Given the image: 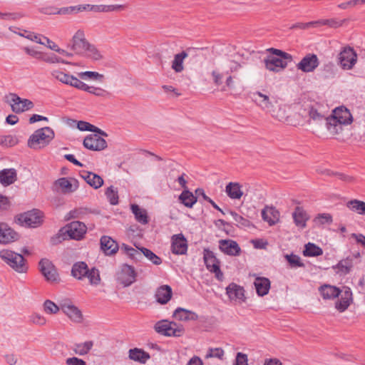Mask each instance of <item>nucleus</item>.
<instances>
[{
	"label": "nucleus",
	"instance_id": "nucleus-1",
	"mask_svg": "<svg viewBox=\"0 0 365 365\" xmlns=\"http://www.w3.org/2000/svg\"><path fill=\"white\" fill-rule=\"evenodd\" d=\"M309 103H304L299 111L302 117H309V120H312L316 123L325 120L327 129L331 133H337L339 129H341V125H349L352 122V116L349 110L344 106L336 108L332 111L331 116L327 117L324 113L319 111V108Z\"/></svg>",
	"mask_w": 365,
	"mask_h": 365
},
{
	"label": "nucleus",
	"instance_id": "nucleus-2",
	"mask_svg": "<svg viewBox=\"0 0 365 365\" xmlns=\"http://www.w3.org/2000/svg\"><path fill=\"white\" fill-rule=\"evenodd\" d=\"M267 51L277 56H269L264 59L265 68L270 71L278 73L287 66L288 62L292 61V56L282 50L270 48Z\"/></svg>",
	"mask_w": 365,
	"mask_h": 365
},
{
	"label": "nucleus",
	"instance_id": "nucleus-3",
	"mask_svg": "<svg viewBox=\"0 0 365 365\" xmlns=\"http://www.w3.org/2000/svg\"><path fill=\"white\" fill-rule=\"evenodd\" d=\"M55 133L50 127H43L34 131L29 137L28 146L34 150L43 148L54 138Z\"/></svg>",
	"mask_w": 365,
	"mask_h": 365
},
{
	"label": "nucleus",
	"instance_id": "nucleus-4",
	"mask_svg": "<svg viewBox=\"0 0 365 365\" xmlns=\"http://www.w3.org/2000/svg\"><path fill=\"white\" fill-rule=\"evenodd\" d=\"M0 258L17 272L24 273L28 269L24 257L12 250L6 249L1 250Z\"/></svg>",
	"mask_w": 365,
	"mask_h": 365
},
{
	"label": "nucleus",
	"instance_id": "nucleus-5",
	"mask_svg": "<svg viewBox=\"0 0 365 365\" xmlns=\"http://www.w3.org/2000/svg\"><path fill=\"white\" fill-rule=\"evenodd\" d=\"M252 99L262 110L270 113L273 118L280 121L284 119L283 113H281L279 110L276 111L269 96L259 91H256L252 93Z\"/></svg>",
	"mask_w": 365,
	"mask_h": 365
},
{
	"label": "nucleus",
	"instance_id": "nucleus-6",
	"mask_svg": "<svg viewBox=\"0 0 365 365\" xmlns=\"http://www.w3.org/2000/svg\"><path fill=\"white\" fill-rule=\"evenodd\" d=\"M154 329L156 332L166 336H180L184 332L182 325H178L175 322L168 320H161L158 322Z\"/></svg>",
	"mask_w": 365,
	"mask_h": 365
},
{
	"label": "nucleus",
	"instance_id": "nucleus-7",
	"mask_svg": "<svg viewBox=\"0 0 365 365\" xmlns=\"http://www.w3.org/2000/svg\"><path fill=\"white\" fill-rule=\"evenodd\" d=\"M7 103L11 106V110L15 113H21L31 110L34 104L26 98H21L16 93H9L6 96Z\"/></svg>",
	"mask_w": 365,
	"mask_h": 365
},
{
	"label": "nucleus",
	"instance_id": "nucleus-8",
	"mask_svg": "<svg viewBox=\"0 0 365 365\" xmlns=\"http://www.w3.org/2000/svg\"><path fill=\"white\" fill-rule=\"evenodd\" d=\"M61 311L73 323L83 322L82 312L68 299L61 300Z\"/></svg>",
	"mask_w": 365,
	"mask_h": 365
},
{
	"label": "nucleus",
	"instance_id": "nucleus-9",
	"mask_svg": "<svg viewBox=\"0 0 365 365\" xmlns=\"http://www.w3.org/2000/svg\"><path fill=\"white\" fill-rule=\"evenodd\" d=\"M89 42L86 40L85 33L83 30H78L73 36L68 47L76 54H84Z\"/></svg>",
	"mask_w": 365,
	"mask_h": 365
},
{
	"label": "nucleus",
	"instance_id": "nucleus-10",
	"mask_svg": "<svg viewBox=\"0 0 365 365\" xmlns=\"http://www.w3.org/2000/svg\"><path fill=\"white\" fill-rule=\"evenodd\" d=\"M18 220L24 226L35 227L41 223L42 213L38 210H33L21 214Z\"/></svg>",
	"mask_w": 365,
	"mask_h": 365
},
{
	"label": "nucleus",
	"instance_id": "nucleus-11",
	"mask_svg": "<svg viewBox=\"0 0 365 365\" xmlns=\"http://www.w3.org/2000/svg\"><path fill=\"white\" fill-rule=\"evenodd\" d=\"M137 273L133 266L125 264L118 273L117 279L124 287L131 285L136 280Z\"/></svg>",
	"mask_w": 365,
	"mask_h": 365
},
{
	"label": "nucleus",
	"instance_id": "nucleus-12",
	"mask_svg": "<svg viewBox=\"0 0 365 365\" xmlns=\"http://www.w3.org/2000/svg\"><path fill=\"white\" fill-rule=\"evenodd\" d=\"M339 63L344 69H351L356 62L357 56L353 48L345 47L339 54Z\"/></svg>",
	"mask_w": 365,
	"mask_h": 365
},
{
	"label": "nucleus",
	"instance_id": "nucleus-13",
	"mask_svg": "<svg viewBox=\"0 0 365 365\" xmlns=\"http://www.w3.org/2000/svg\"><path fill=\"white\" fill-rule=\"evenodd\" d=\"M83 146L88 150L100 151L107 147V142L105 139L97 134H91L83 140Z\"/></svg>",
	"mask_w": 365,
	"mask_h": 365
},
{
	"label": "nucleus",
	"instance_id": "nucleus-14",
	"mask_svg": "<svg viewBox=\"0 0 365 365\" xmlns=\"http://www.w3.org/2000/svg\"><path fill=\"white\" fill-rule=\"evenodd\" d=\"M39 269L47 281L53 282L58 280L56 269L49 259H42L39 262Z\"/></svg>",
	"mask_w": 365,
	"mask_h": 365
},
{
	"label": "nucleus",
	"instance_id": "nucleus-15",
	"mask_svg": "<svg viewBox=\"0 0 365 365\" xmlns=\"http://www.w3.org/2000/svg\"><path fill=\"white\" fill-rule=\"evenodd\" d=\"M319 64L317 56L314 53H308L297 63V68L304 73H310L313 72Z\"/></svg>",
	"mask_w": 365,
	"mask_h": 365
},
{
	"label": "nucleus",
	"instance_id": "nucleus-16",
	"mask_svg": "<svg viewBox=\"0 0 365 365\" xmlns=\"http://www.w3.org/2000/svg\"><path fill=\"white\" fill-rule=\"evenodd\" d=\"M86 231V225L80 221H73L66 225V232L71 239L81 240Z\"/></svg>",
	"mask_w": 365,
	"mask_h": 365
},
{
	"label": "nucleus",
	"instance_id": "nucleus-17",
	"mask_svg": "<svg viewBox=\"0 0 365 365\" xmlns=\"http://www.w3.org/2000/svg\"><path fill=\"white\" fill-rule=\"evenodd\" d=\"M171 250L173 254L178 255H182L187 253V241L182 233L172 236Z\"/></svg>",
	"mask_w": 365,
	"mask_h": 365
},
{
	"label": "nucleus",
	"instance_id": "nucleus-18",
	"mask_svg": "<svg viewBox=\"0 0 365 365\" xmlns=\"http://www.w3.org/2000/svg\"><path fill=\"white\" fill-rule=\"evenodd\" d=\"M52 77L61 83L78 88L81 81L73 75L66 73L61 70H53L51 73Z\"/></svg>",
	"mask_w": 365,
	"mask_h": 365
},
{
	"label": "nucleus",
	"instance_id": "nucleus-19",
	"mask_svg": "<svg viewBox=\"0 0 365 365\" xmlns=\"http://www.w3.org/2000/svg\"><path fill=\"white\" fill-rule=\"evenodd\" d=\"M19 235L6 223L0 222V244L7 245L18 240Z\"/></svg>",
	"mask_w": 365,
	"mask_h": 365
},
{
	"label": "nucleus",
	"instance_id": "nucleus-20",
	"mask_svg": "<svg viewBox=\"0 0 365 365\" xmlns=\"http://www.w3.org/2000/svg\"><path fill=\"white\" fill-rule=\"evenodd\" d=\"M219 247L222 252L230 256H238L241 252L239 245L232 240H220Z\"/></svg>",
	"mask_w": 365,
	"mask_h": 365
},
{
	"label": "nucleus",
	"instance_id": "nucleus-21",
	"mask_svg": "<svg viewBox=\"0 0 365 365\" xmlns=\"http://www.w3.org/2000/svg\"><path fill=\"white\" fill-rule=\"evenodd\" d=\"M55 185L61 189L63 194L72 193L78 187V182L74 178H61L55 182Z\"/></svg>",
	"mask_w": 365,
	"mask_h": 365
},
{
	"label": "nucleus",
	"instance_id": "nucleus-22",
	"mask_svg": "<svg viewBox=\"0 0 365 365\" xmlns=\"http://www.w3.org/2000/svg\"><path fill=\"white\" fill-rule=\"evenodd\" d=\"M226 293L231 300H238L240 302L245 300L244 288L235 283H231L228 285L226 288Z\"/></svg>",
	"mask_w": 365,
	"mask_h": 365
},
{
	"label": "nucleus",
	"instance_id": "nucleus-23",
	"mask_svg": "<svg viewBox=\"0 0 365 365\" xmlns=\"http://www.w3.org/2000/svg\"><path fill=\"white\" fill-rule=\"evenodd\" d=\"M80 175L91 187L94 189H98L103 185V178L93 172L83 170L81 172Z\"/></svg>",
	"mask_w": 365,
	"mask_h": 365
},
{
	"label": "nucleus",
	"instance_id": "nucleus-24",
	"mask_svg": "<svg viewBox=\"0 0 365 365\" xmlns=\"http://www.w3.org/2000/svg\"><path fill=\"white\" fill-rule=\"evenodd\" d=\"M17 180V172L14 168H5L0 170V183L4 186L12 185Z\"/></svg>",
	"mask_w": 365,
	"mask_h": 365
},
{
	"label": "nucleus",
	"instance_id": "nucleus-25",
	"mask_svg": "<svg viewBox=\"0 0 365 365\" xmlns=\"http://www.w3.org/2000/svg\"><path fill=\"white\" fill-rule=\"evenodd\" d=\"M352 302V292L350 288L346 287L342 292L341 298L336 302L335 307L340 312H344Z\"/></svg>",
	"mask_w": 365,
	"mask_h": 365
},
{
	"label": "nucleus",
	"instance_id": "nucleus-26",
	"mask_svg": "<svg viewBox=\"0 0 365 365\" xmlns=\"http://www.w3.org/2000/svg\"><path fill=\"white\" fill-rule=\"evenodd\" d=\"M292 217L296 226L302 229L307 226V222L309 219V215L301 207H295L294 211L292 213Z\"/></svg>",
	"mask_w": 365,
	"mask_h": 365
},
{
	"label": "nucleus",
	"instance_id": "nucleus-27",
	"mask_svg": "<svg viewBox=\"0 0 365 365\" xmlns=\"http://www.w3.org/2000/svg\"><path fill=\"white\" fill-rule=\"evenodd\" d=\"M242 185L237 182H230L225 187V192L232 200H240L244 192L242 190Z\"/></svg>",
	"mask_w": 365,
	"mask_h": 365
},
{
	"label": "nucleus",
	"instance_id": "nucleus-28",
	"mask_svg": "<svg viewBox=\"0 0 365 365\" xmlns=\"http://www.w3.org/2000/svg\"><path fill=\"white\" fill-rule=\"evenodd\" d=\"M101 247L107 255H113L118 250V245L116 242L108 236L101 237Z\"/></svg>",
	"mask_w": 365,
	"mask_h": 365
},
{
	"label": "nucleus",
	"instance_id": "nucleus-29",
	"mask_svg": "<svg viewBox=\"0 0 365 365\" xmlns=\"http://www.w3.org/2000/svg\"><path fill=\"white\" fill-rule=\"evenodd\" d=\"M353 256H348L346 258L340 260L335 266H333L334 269H336V272L340 274H349L354 266Z\"/></svg>",
	"mask_w": 365,
	"mask_h": 365
},
{
	"label": "nucleus",
	"instance_id": "nucleus-30",
	"mask_svg": "<svg viewBox=\"0 0 365 365\" xmlns=\"http://www.w3.org/2000/svg\"><path fill=\"white\" fill-rule=\"evenodd\" d=\"M172 294L171 287L168 285H163L157 289L155 297L158 303L165 304L170 299Z\"/></svg>",
	"mask_w": 365,
	"mask_h": 365
},
{
	"label": "nucleus",
	"instance_id": "nucleus-31",
	"mask_svg": "<svg viewBox=\"0 0 365 365\" xmlns=\"http://www.w3.org/2000/svg\"><path fill=\"white\" fill-rule=\"evenodd\" d=\"M262 217L269 225H273L279 221V212L274 207L267 206L262 210Z\"/></svg>",
	"mask_w": 365,
	"mask_h": 365
},
{
	"label": "nucleus",
	"instance_id": "nucleus-32",
	"mask_svg": "<svg viewBox=\"0 0 365 365\" xmlns=\"http://www.w3.org/2000/svg\"><path fill=\"white\" fill-rule=\"evenodd\" d=\"M173 317L180 321H196L198 319L196 313L181 307L175 310Z\"/></svg>",
	"mask_w": 365,
	"mask_h": 365
},
{
	"label": "nucleus",
	"instance_id": "nucleus-33",
	"mask_svg": "<svg viewBox=\"0 0 365 365\" xmlns=\"http://www.w3.org/2000/svg\"><path fill=\"white\" fill-rule=\"evenodd\" d=\"M319 291L324 299H332L339 296L341 291L336 287L324 284L319 288Z\"/></svg>",
	"mask_w": 365,
	"mask_h": 365
},
{
	"label": "nucleus",
	"instance_id": "nucleus-34",
	"mask_svg": "<svg viewBox=\"0 0 365 365\" xmlns=\"http://www.w3.org/2000/svg\"><path fill=\"white\" fill-rule=\"evenodd\" d=\"M257 293L263 297L268 294L270 289V281L266 277H257L254 282Z\"/></svg>",
	"mask_w": 365,
	"mask_h": 365
},
{
	"label": "nucleus",
	"instance_id": "nucleus-35",
	"mask_svg": "<svg viewBox=\"0 0 365 365\" xmlns=\"http://www.w3.org/2000/svg\"><path fill=\"white\" fill-rule=\"evenodd\" d=\"M150 357V354L141 349L134 348L129 350V358L135 361L145 364Z\"/></svg>",
	"mask_w": 365,
	"mask_h": 365
},
{
	"label": "nucleus",
	"instance_id": "nucleus-36",
	"mask_svg": "<svg viewBox=\"0 0 365 365\" xmlns=\"http://www.w3.org/2000/svg\"><path fill=\"white\" fill-rule=\"evenodd\" d=\"M204 261L207 269L211 272L220 267V262L212 251L205 250Z\"/></svg>",
	"mask_w": 365,
	"mask_h": 365
},
{
	"label": "nucleus",
	"instance_id": "nucleus-37",
	"mask_svg": "<svg viewBox=\"0 0 365 365\" xmlns=\"http://www.w3.org/2000/svg\"><path fill=\"white\" fill-rule=\"evenodd\" d=\"M187 56V53L184 51L174 56V59L171 63V68L175 73H180L184 70L183 61Z\"/></svg>",
	"mask_w": 365,
	"mask_h": 365
},
{
	"label": "nucleus",
	"instance_id": "nucleus-38",
	"mask_svg": "<svg viewBox=\"0 0 365 365\" xmlns=\"http://www.w3.org/2000/svg\"><path fill=\"white\" fill-rule=\"evenodd\" d=\"M88 271V265L84 262H78L75 263L71 269V274L78 279H82Z\"/></svg>",
	"mask_w": 365,
	"mask_h": 365
},
{
	"label": "nucleus",
	"instance_id": "nucleus-39",
	"mask_svg": "<svg viewBox=\"0 0 365 365\" xmlns=\"http://www.w3.org/2000/svg\"><path fill=\"white\" fill-rule=\"evenodd\" d=\"M131 210L138 222L143 225L148 224V217L145 210L141 209L138 205H132Z\"/></svg>",
	"mask_w": 365,
	"mask_h": 365
},
{
	"label": "nucleus",
	"instance_id": "nucleus-40",
	"mask_svg": "<svg viewBox=\"0 0 365 365\" xmlns=\"http://www.w3.org/2000/svg\"><path fill=\"white\" fill-rule=\"evenodd\" d=\"M180 201L187 207H192L197 202V197L189 190H185L179 196Z\"/></svg>",
	"mask_w": 365,
	"mask_h": 365
},
{
	"label": "nucleus",
	"instance_id": "nucleus-41",
	"mask_svg": "<svg viewBox=\"0 0 365 365\" xmlns=\"http://www.w3.org/2000/svg\"><path fill=\"white\" fill-rule=\"evenodd\" d=\"M93 346V341H87L83 343L75 344L73 346V351L80 356L88 354Z\"/></svg>",
	"mask_w": 365,
	"mask_h": 365
},
{
	"label": "nucleus",
	"instance_id": "nucleus-42",
	"mask_svg": "<svg viewBox=\"0 0 365 365\" xmlns=\"http://www.w3.org/2000/svg\"><path fill=\"white\" fill-rule=\"evenodd\" d=\"M9 30L11 31L18 34L19 36L24 37V38L29 39L32 41L36 42L41 45L45 44V42L41 41L40 36L34 32L29 31L27 30H23L22 32H16V31H14L13 29V27H9Z\"/></svg>",
	"mask_w": 365,
	"mask_h": 365
},
{
	"label": "nucleus",
	"instance_id": "nucleus-43",
	"mask_svg": "<svg viewBox=\"0 0 365 365\" xmlns=\"http://www.w3.org/2000/svg\"><path fill=\"white\" fill-rule=\"evenodd\" d=\"M78 89L92 93L96 96H105L108 93L106 91L101 88L89 86L83 81H81Z\"/></svg>",
	"mask_w": 365,
	"mask_h": 365
},
{
	"label": "nucleus",
	"instance_id": "nucleus-44",
	"mask_svg": "<svg viewBox=\"0 0 365 365\" xmlns=\"http://www.w3.org/2000/svg\"><path fill=\"white\" fill-rule=\"evenodd\" d=\"M322 254V248L311 242L305 245V249L303 251V255L307 257H317Z\"/></svg>",
	"mask_w": 365,
	"mask_h": 365
},
{
	"label": "nucleus",
	"instance_id": "nucleus-45",
	"mask_svg": "<svg viewBox=\"0 0 365 365\" xmlns=\"http://www.w3.org/2000/svg\"><path fill=\"white\" fill-rule=\"evenodd\" d=\"M346 206L359 215H365V202L364 201L352 200L347 202Z\"/></svg>",
	"mask_w": 365,
	"mask_h": 365
},
{
	"label": "nucleus",
	"instance_id": "nucleus-46",
	"mask_svg": "<svg viewBox=\"0 0 365 365\" xmlns=\"http://www.w3.org/2000/svg\"><path fill=\"white\" fill-rule=\"evenodd\" d=\"M43 310L46 314H55L61 310V300L59 305L56 304L51 300L47 299L43 302Z\"/></svg>",
	"mask_w": 365,
	"mask_h": 365
},
{
	"label": "nucleus",
	"instance_id": "nucleus-47",
	"mask_svg": "<svg viewBox=\"0 0 365 365\" xmlns=\"http://www.w3.org/2000/svg\"><path fill=\"white\" fill-rule=\"evenodd\" d=\"M140 250L142 252V255H144L148 260H150L153 264L155 265H159L162 263V259L160 257L157 256L153 252H152L150 250L145 248V247H141Z\"/></svg>",
	"mask_w": 365,
	"mask_h": 365
},
{
	"label": "nucleus",
	"instance_id": "nucleus-48",
	"mask_svg": "<svg viewBox=\"0 0 365 365\" xmlns=\"http://www.w3.org/2000/svg\"><path fill=\"white\" fill-rule=\"evenodd\" d=\"M88 213V210L86 207H78L71 210L66 216L67 220L75 218L82 219Z\"/></svg>",
	"mask_w": 365,
	"mask_h": 365
},
{
	"label": "nucleus",
	"instance_id": "nucleus-49",
	"mask_svg": "<svg viewBox=\"0 0 365 365\" xmlns=\"http://www.w3.org/2000/svg\"><path fill=\"white\" fill-rule=\"evenodd\" d=\"M123 5H93L92 11L94 12H110L123 9Z\"/></svg>",
	"mask_w": 365,
	"mask_h": 365
},
{
	"label": "nucleus",
	"instance_id": "nucleus-50",
	"mask_svg": "<svg viewBox=\"0 0 365 365\" xmlns=\"http://www.w3.org/2000/svg\"><path fill=\"white\" fill-rule=\"evenodd\" d=\"M41 61L48 63H61L63 64H70L69 62L63 60V58L57 56L53 53H43Z\"/></svg>",
	"mask_w": 365,
	"mask_h": 365
},
{
	"label": "nucleus",
	"instance_id": "nucleus-51",
	"mask_svg": "<svg viewBox=\"0 0 365 365\" xmlns=\"http://www.w3.org/2000/svg\"><path fill=\"white\" fill-rule=\"evenodd\" d=\"M83 55H86L93 60H100L102 58V56L100 51L96 48V47L94 45L91 44L90 43L88 46L86 47L85 50V53Z\"/></svg>",
	"mask_w": 365,
	"mask_h": 365
},
{
	"label": "nucleus",
	"instance_id": "nucleus-52",
	"mask_svg": "<svg viewBox=\"0 0 365 365\" xmlns=\"http://www.w3.org/2000/svg\"><path fill=\"white\" fill-rule=\"evenodd\" d=\"M284 257L292 268L304 267V264L301 261V258L298 255L294 254L286 255Z\"/></svg>",
	"mask_w": 365,
	"mask_h": 365
},
{
	"label": "nucleus",
	"instance_id": "nucleus-53",
	"mask_svg": "<svg viewBox=\"0 0 365 365\" xmlns=\"http://www.w3.org/2000/svg\"><path fill=\"white\" fill-rule=\"evenodd\" d=\"M86 277L89 279L91 284L97 285L100 283L101 277L99 271L94 267L91 269H88Z\"/></svg>",
	"mask_w": 365,
	"mask_h": 365
},
{
	"label": "nucleus",
	"instance_id": "nucleus-54",
	"mask_svg": "<svg viewBox=\"0 0 365 365\" xmlns=\"http://www.w3.org/2000/svg\"><path fill=\"white\" fill-rule=\"evenodd\" d=\"M109 202L115 205L118 203V191L114 189L113 186L108 187L105 192Z\"/></svg>",
	"mask_w": 365,
	"mask_h": 365
},
{
	"label": "nucleus",
	"instance_id": "nucleus-55",
	"mask_svg": "<svg viewBox=\"0 0 365 365\" xmlns=\"http://www.w3.org/2000/svg\"><path fill=\"white\" fill-rule=\"evenodd\" d=\"M225 351L222 348H209L205 354V358H217L222 359Z\"/></svg>",
	"mask_w": 365,
	"mask_h": 365
},
{
	"label": "nucleus",
	"instance_id": "nucleus-56",
	"mask_svg": "<svg viewBox=\"0 0 365 365\" xmlns=\"http://www.w3.org/2000/svg\"><path fill=\"white\" fill-rule=\"evenodd\" d=\"M78 75L83 80L93 79L101 81L103 78V75L95 71L81 72Z\"/></svg>",
	"mask_w": 365,
	"mask_h": 365
},
{
	"label": "nucleus",
	"instance_id": "nucleus-57",
	"mask_svg": "<svg viewBox=\"0 0 365 365\" xmlns=\"http://www.w3.org/2000/svg\"><path fill=\"white\" fill-rule=\"evenodd\" d=\"M140 248L135 250L133 247L125 245V250L127 255L135 261H140L142 258V252L140 250Z\"/></svg>",
	"mask_w": 365,
	"mask_h": 365
},
{
	"label": "nucleus",
	"instance_id": "nucleus-58",
	"mask_svg": "<svg viewBox=\"0 0 365 365\" xmlns=\"http://www.w3.org/2000/svg\"><path fill=\"white\" fill-rule=\"evenodd\" d=\"M29 322L38 326H44L46 324V319L41 314L34 313L29 316Z\"/></svg>",
	"mask_w": 365,
	"mask_h": 365
},
{
	"label": "nucleus",
	"instance_id": "nucleus-59",
	"mask_svg": "<svg viewBox=\"0 0 365 365\" xmlns=\"http://www.w3.org/2000/svg\"><path fill=\"white\" fill-rule=\"evenodd\" d=\"M344 21H338L336 19H325V20H319V21H315L316 26L319 25H328L330 27L333 28H337L342 25Z\"/></svg>",
	"mask_w": 365,
	"mask_h": 365
},
{
	"label": "nucleus",
	"instance_id": "nucleus-60",
	"mask_svg": "<svg viewBox=\"0 0 365 365\" xmlns=\"http://www.w3.org/2000/svg\"><path fill=\"white\" fill-rule=\"evenodd\" d=\"M195 193L198 196H202V198L209 202L214 208H215L216 210H219L220 212H221L222 214H225V212H223V210L212 200L210 199L209 197H207L206 195V194L205 193V191L203 189H201V188H197L196 190H195Z\"/></svg>",
	"mask_w": 365,
	"mask_h": 365
},
{
	"label": "nucleus",
	"instance_id": "nucleus-61",
	"mask_svg": "<svg viewBox=\"0 0 365 365\" xmlns=\"http://www.w3.org/2000/svg\"><path fill=\"white\" fill-rule=\"evenodd\" d=\"M314 221L315 222V223L320 224V225H322L324 223L330 224L332 222V217L329 214H326V213L319 214L314 218Z\"/></svg>",
	"mask_w": 365,
	"mask_h": 365
},
{
	"label": "nucleus",
	"instance_id": "nucleus-62",
	"mask_svg": "<svg viewBox=\"0 0 365 365\" xmlns=\"http://www.w3.org/2000/svg\"><path fill=\"white\" fill-rule=\"evenodd\" d=\"M77 128L81 131H96V126L86 121L80 120L77 123Z\"/></svg>",
	"mask_w": 365,
	"mask_h": 365
},
{
	"label": "nucleus",
	"instance_id": "nucleus-63",
	"mask_svg": "<svg viewBox=\"0 0 365 365\" xmlns=\"http://www.w3.org/2000/svg\"><path fill=\"white\" fill-rule=\"evenodd\" d=\"M247 355L242 352H238L235 358V365H248Z\"/></svg>",
	"mask_w": 365,
	"mask_h": 365
},
{
	"label": "nucleus",
	"instance_id": "nucleus-64",
	"mask_svg": "<svg viewBox=\"0 0 365 365\" xmlns=\"http://www.w3.org/2000/svg\"><path fill=\"white\" fill-rule=\"evenodd\" d=\"M66 365H86V363L83 359H79L76 356H73V357L68 358L66 360Z\"/></svg>",
	"mask_w": 365,
	"mask_h": 365
}]
</instances>
